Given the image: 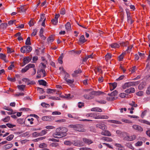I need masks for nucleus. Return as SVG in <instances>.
<instances>
[{
	"label": "nucleus",
	"instance_id": "obj_11",
	"mask_svg": "<svg viewBox=\"0 0 150 150\" xmlns=\"http://www.w3.org/2000/svg\"><path fill=\"white\" fill-rule=\"evenodd\" d=\"M83 140L84 143L88 145L92 143L93 142L92 141L89 139H87L86 138H83Z\"/></svg>",
	"mask_w": 150,
	"mask_h": 150
},
{
	"label": "nucleus",
	"instance_id": "obj_15",
	"mask_svg": "<svg viewBox=\"0 0 150 150\" xmlns=\"http://www.w3.org/2000/svg\"><path fill=\"white\" fill-rule=\"evenodd\" d=\"M104 93L103 92L100 91H92L91 92V94H92V95H100L102 93Z\"/></svg>",
	"mask_w": 150,
	"mask_h": 150
},
{
	"label": "nucleus",
	"instance_id": "obj_49",
	"mask_svg": "<svg viewBox=\"0 0 150 150\" xmlns=\"http://www.w3.org/2000/svg\"><path fill=\"white\" fill-rule=\"evenodd\" d=\"M28 67H27L26 66L23 69H22L21 70V72L22 73H25L26 72L28 69Z\"/></svg>",
	"mask_w": 150,
	"mask_h": 150
},
{
	"label": "nucleus",
	"instance_id": "obj_3",
	"mask_svg": "<svg viewBox=\"0 0 150 150\" xmlns=\"http://www.w3.org/2000/svg\"><path fill=\"white\" fill-rule=\"evenodd\" d=\"M72 144L74 146H82L84 145L83 142L81 140L78 139L73 141L72 142Z\"/></svg>",
	"mask_w": 150,
	"mask_h": 150
},
{
	"label": "nucleus",
	"instance_id": "obj_21",
	"mask_svg": "<svg viewBox=\"0 0 150 150\" xmlns=\"http://www.w3.org/2000/svg\"><path fill=\"white\" fill-rule=\"evenodd\" d=\"M65 28L66 30H71L70 23L69 22H67L65 25Z\"/></svg>",
	"mask_w": 150,
	"mask_h": 150
},
{
	"label": "nucleus",
	"instance_id": "obj_24",
	"mask_svg": "<svg viewBox=\"0 0 150 150\" xmlns=\"http://www.w3.org/2000/svg\"><path fill=\"white\" fill-rule=\"evenodd\" d=\"M112 48H116L119 47L120 46L118 44L116 43H112L110 45Z\"/></svg>",
	"mask_w": 150,
	"mask_h": 150
},
{
	"label": "nucleus",
	"instance_id": "obj_51",
	"mask_svg": "<svg viewBox=\"0 0 150 150\" xmlns=\"http://www.w3.org/2000/svg\"><path fill=\"white\" fill-rule=\"evenodd\" d=\"M51 22L54 25H56L58 22V20L53 19L51 20Z\"/></svg>",
	"mask_w": 150,
	"mask_h": 150
},
{
	"label": "nucleus",
	"instance_id": "obj_35",
	"mask_svg": "<svg viewBox=\"0 0 150 150\" xmlns=\"http://www.w3.org/2000/svg\"><path fill=\"white\" fill-rule=\"evenodd\" d=\"M14 135L13 134H11L6 138V139L8 141H11L13 138Z\"/></svg>",
	"mask_w": 150,
	"mask_h": 150
},
{
	"label": "nucleus",
	"instance_id": "obj_31",
	"mask_svg": "<svg viewBox=\"0 0 150 150\" xmlns=\"http://www.w3.org/2000/svg\"><path fill=\"white\" fill-rule=\"evenodd\" d=\"M25 44L26 45H29L31 44V43L30 42V37H28L27 38Z\"/></svg>",
	"mask_w": 150,
	"mask_h": 150
},
{
	"label": "nucleus",
	"instance_id": "obj_41",
	"mask_svg": "<svg viewBox=\"0 0 150 150\" xmlns=\"http://www.w3.org/2000/svg\"><path fill=\"white\" fill-rule=\"evenodd\" d=\"M41 105L43 107L48 108L50 106V105L47 103H41Z\"/></svg>",
	"mask_w": 150,
	"mask_h": 150
},
{
	"label": "nucleus",
	"instance_id": "obj_60",
	"mask_svg": "<svg viewBox=\"0 0 150 150\" xmlns=\"http://www.w3.org/2000/svg\"><path fill=\"white\" fill-rule=\"evenodd\" d=\"M23 119L20 118L17 120V122L20 124H21L23 123Z\"/></svg>",
	"mask_w": 150,
	"mask_h": 150
},
{
	"label": "nucleus",
	"instance_id": "obj_64",
	"mask_svg": "<svg viewBox=\"0 0 150 150\" xmlns=\"http://www.w3.org/2000/svg\"><path fill=\"white\" fill-rule=\"evenodd\" d=\"M146 94L147 95L150 94V85L147 88L146 91Z\"/></svg>",
	"mask_w": 150,
	"mask_h": 150
},
{
	"label": "nucleus",
	"instance_id": "obj_53",
	"mask_svg": "<svg viewBox=\"0 0 150 150\" xmlns=\"http://www.w3.org/2000/svg\"><path fill=\"white\" fill-rule=\"evenodd\" d=\"M143 92L142 91H139L136 93V95L139 96H142L143 95Z\"/></svg>",
	"mask_w": 150,
	"mask_h": 150
},
{
	"label": "nucleus",
	"instance_id": "obj_30",
	"mask_svg": "<svg viewBox=\"0 0 150 150\" xmlns=\"http://www.w3.org/2000/svg\"><path fill=\"white\" fill-rule=\"evenodd\" d=\"M101 139L108 142H112V139L106 137H103Z\"/></svg>",
	"mask_w": 150,
	"mask_h": 150
},
{
	"label": "nucleus",
	"instance_id": "obj_50",
	"mask_svg": "<svg viewBox=\"0 0 150 150\" xmlns=\"http://www.w3.org/2000/svg\"><path fill=\"white\" fill-rule=\"evenodd\" d=\"M64 144L66 145H70L72 144V142L69 141H67L64 142Z\"/></svg>",
	"mask_w": 150,
	"mask_h": 150
},
{
	"label": "nucleus",
	"instance_id": "obj_32",
	"mask_svg": "<svg viewBox=\"0 0 150 150\" xmlns=\"http://www.w3.org/2000/svg\"><path fill=\"white\" fill-rule=\"evenodd\" d=\"M140 122L141 123L146 124L150 126V122L148 121L141 120H140Z\"/></svg>",
	"mask_w": 150,
	"mask_h": 150
},
{
	"label": "nucleus",
	"instance_id": "obj_37",
	"mask_svg": "<svg viewBox=\"0 0 150 150\" xmlns=\"http://www.w3.org/2000/svg\"><path fill=\"white\" fill-rule=\"evenodd\" d=\"M130 141H132L135 139L136 138V136L135 135H133L131 136H129Z\"/></svg>",
	"mask_w": 150,
	"mask_h": 150
},
{
	"label": "nucleus",
	"instance_id": "obj_20",
	"mask_svg": "<svg viewBox=\"0 0 150 150\" xmlns=\"http://www.w3.org/2000/svg\"><path fill=\"white\" fill-rule=\"evenodd\" d=\"M91 110L92 111H97L99 112H102V109L100 108H92L91 109Z\"/></svg>",
	"mask_w": 150,
	"mask_h": 150
},
{
	"label": "nucleus",
	"instance_id": "obj_6",
	"mask_svg": "<svg viewBox=\"0 0 150 150\" xmlns=\"http://www.w3.org/2000/svg\"><path fill=\"white\" fill-rule=\"evenodd\" d=\"M31 58L29 57H26L23 59V65L24 66L25 64L29 63L31 60Z\"/></svg>",
	"mask_w": 150,
	"mask_h": 150
},
{
	"label": "nucleus",
	"instance_id": "obj_56",
	"mask_svg": "<svg viewBox=\"0 0 150 150\" xmlns=\"http://www.w3.org/2000/svg\"><path fill=\"white\" fill-rule=\"evenodd\" d=\"M138 53L139 56L141 57L142 58H143L144 57L145 54L144 53H142L138 52Z\"/></svg>",
	"mask_w": 150,
	"mask_h": 150
},
{
	"label": "nucleus",
	"instance_id": "obj_5",
	"mask_svg": "<svg viewBox=\"0 0 150 150\" xmlns=\"http://www.w3.org/2000/svg\"><path fill=\"white\" fill-rule=\"evenodd\" d=\"M96 127L97 128H100L104 130L106 128V126L103 123H98L96 125Z\"/></svg>",
	"mask_w": 150,
	"mask_h": 150
},
{
	"label": "nucleus",
	"instance_id": "obj_7",
	"mask_svg": "<svg viewBox=\"0 0 150 150\" xmlns=\"http://www.w3.org/2000/svg\"><path fill=\"white\" fill-rule=\"evenodd\" d=\"M109 84L110 85V90L112 91L114 89L117 85V83L116 82H114V83H110Z\"/></svg>",
	"mask_w": 150,
	"mask_h": 150
},
{
	"label": "nucleus",
	"instance_id": "obj_48",
	"mask_svg": "<svg viewBox=\"0 0 150 150\" xmlns=\"http://www.w3.org/2000/svg\"><path fill=\"white\" fill-rule=\"evenodd\" d=\"M110 121L111 122L113 123L117 124H121L122 123L121 122L116 120H111Z\"/></svg>",
	"mask_w": 150,
	"mask_h": 150
},
{
	"label": "nucleus",
	"instance_id": "obj_1",
	"mask_svg": "<svg viewBox=\"0 0 150 150\" xmlns=\"http://www.w3.org/2000/svg\"><path fill=\"white\" fill-rule=\"evenodd\" d=\"M67 130L64 127L57 128L56 129L55 132L53 134V137L55 138H60L66 135V132Z\"/></svg>",
	"mask_w": 150,
	"mask_h": 150
},
{
	"label": "nucleus",
	"instance_id": "obj_4",
	"mask_svg": "<svg viewBox=\"0 0 150 150\" xmlns=\"http://www.w3.org/2000/svg\"><path fill=\"white\" fill-rule=\"evenodd\" d=\"M54 118L53 117L50 116H45L43 117L42 120L43 121H51L53 120Z\"/></svg>",
	"mask_w": 150,
	"mask_h": 150
},
{
	"label": "nucleus",
	"instance_id": "obj_18",
	"mask_svg": "<svg viewBox=\"0 0 150 150\" xmlns=\"http://www.w3.org/2000/svg\"><path fill=\"white\" fill-rule=\"evenodd\" d=\"M38 82L40 85H42L44 86H46L47 83L46 81L43 80H39Z\"/></svg>",
	"mask_w": 150,
	"mask_h": 150
},
{
	"label": "nucleus",
	"instance_id": "obj_16",
	"mask_svg": "<svg viewBox=\"0 0 150 150\" xmlns=\"http://www.w3.org/2000/svg\"><path fill=\"white\" fill-rule=\"evenodd\" d=\"M79 41L82 44L85 42L86 41V40L85 39L84 35H82L80 37Z\"/></svg>",
	"mask_w": 150,
	"mask_h": 150
},
{
	"label": "nucleus",
	"instance_id": "obj_63",
	"mask_svg": "<svg viewBox=\"0 0 150 150\" xmlns=\"http://www.w3.org/2000/svg\"><path fill=\"white\" fill-rule=\"evenodd\" d=\"M37 32V30L36 29H34L33 30V31L31 34L32 36H35Z\"/></svg>",
	"mask_w": 150,
	"mask_h": 150
},
{
	"label": "nucleus",
	"instance_id": "obj_36",
	"mask_svg": "<svg viewBox=\"0 0 150 150\" xmlns=\"http://www.w3.org/2000/svg\"><path fill=\"white\" fill-rule=\"evenodd\" d=\"M65 81L68 84H72L74 82V80L73 79L71 80L67 78L65 79Z\"/></svg>",
	"mask_w": 150,
	"mask_h": 150
},
{
	"label": "nucleus",
	"instance_id": "obj_55",
	"mask_svg": "<svg viewBox=\"0 0 150 150\" xmlns=\"http://www.w3.org/2000/svg\"><path fill=\"white\" fill-rule=\"evenodd\" d=\"M124 54L125 53H123L120 55L119 56V60L120 61H121L123 59V56L124 55Z\"/></svg>",
	"mask_w": 150,
	"mask_h": 150
},
{
	"label": "nucleus",
	"instance_id": "obj_62",
	"mask_svg": "<svg viewBox=\"0 0 150 150\" xmlns=\"http://www.w3.org/2000/svg\"><path fill=\"white\" fill-rule=\"evenodd\" d=\"M33 136V137H37L38 136H40L39 133H38L36 132H35L33 133L32 134Z\"/></svg>",
	"mask_w": 150,
	"mask_h": 150
},
{
	"label": "nucleus",
	"instance_id": "obj_58",
	"mask_svg": "<svg viewBox=\"0 0 150 150\" xmlns=\"http://www.w3.org/2000/svg\"><path fill=\"white\" fill-rule=\"evenodd\" d=\"M65 13V10L64 8H62L60 11V13L61 14L64 15Z\"/></svg>",
	"mask_w": 150,
	"mask_h": 150
},
{
	"label": "nucleus",
	"instance_id": "obj_12",
	"mask_svg": "<svg viewBox=\"0 0 150 150\" xmlns=\"http://www.w3.org/2000/svg\"><path fill=\"white\" fill-rule=\"evenodd\" d=\"M101 134L102 135L108 136H111L110 132L107 130H105L102 131L101 133Z\"/></svg>",
	"mask_w": 150,
	"mask_h": 150
},
{
	"label": "nucleus",
	"instance_id": "obj_45",
	"mask_svg": "<svg viewBox=\"0 0 150 150\" xmlns=\"http://www.w3.org/2000/svg\"><path fill=\"white\" fill-rule=\"evenodd\" d=\"M11 65L8 68V69H9V70H12V68L14 67V65L13 64L14 62H11Z\"/></svg>",
	"mask_w": 150,
	"mask_h": 150
},
{
	"label": "nucleus",
	"instance_id": "obj_57",
	"mask_svg": "<svg viewBox=\"0 0 150 150\" xmlns=\"http://www.w3.org/2000/svg\"><path fill=\"white\" fill-rule=\"evenodd\" d=\"M43 29L42 28H41L40 31V37L43 36L44 37V35H43Z\"/></svg>",
	"mask_w": 150,
	"mask_h": 150
},
{
	"label": "nucleus",
	"instance_id": "obj_26",
	"mask_svg": "<svg viewBox=\"0 0 150 150\" xmlns=\"http://www.w3.org/2000/svg\"><path fill=\"white\" fill-rule=\"evenodd\" d=\"M56 91L55 89L48 88L47 90V93L48 94L52 93H53L55 92Z\"/></svg>",
	"mask_w": 150,
	"mask_h": 150
},
{
	"label": "nucleus",
	"instance_id": "obj_59",
	"mask_svg": "<svg viewBox=\"0 0 150 150\" xmlns=\"http://www.w3.org/2000/svg\"><path fill=\"white\" fill-rule=\"evenodd\" d=\"M142 142L141 141L138 142L137 143L135 144V146H140L142 145Z\"/></svg>",
	"mask_w": 150,
	"mask_h": 150
},
{
	"label": "nucleus",
	"instance_id": "obj_34",
	"mask_svg": "<svg viewBox=\"0 0 150 150\" xmlns=\"http://www.w3.org/2000/svg\"><path fill=\"white\" fill-rule=\"evenodd\" d=\"M111 54L109 53H108L105 56V59L107 61L108 59H110L111 57Z\"/></svg>",
	"mask_w": 150,
	"mask_h": 150
},
{
	"label": "nucleus",
	"instance_id": "obj_42",
	"mask_svg": "<svg viewBox=\"0 0 150 150\" xmlns=\"http://www.w3.org/2000/svg\"><path fill=\"white\" fill-rule=\"evenodd\" d=\"M50 146L52 147H56L59 146V144L57 143H52L50 144Z\"/></svg>",
	"mask_w": 150,
	"mask_h": 150
},
{
	"label": "nucleus",
	"instance_id": "obj_2",
	"mask_svg": "<svg viewBox=\"0 0 150 150\" xmlns=\"http://www.w3.org/2000/svg\"><path fill=\"white\" fill-rule=\"evenodd\" d=\"M71 128H73L75 130L79 132H84L85 129L83 128V126L80 124H76V125H70L68 126Z\"/></svg>",
	"mask_w": 150,
	"mask_h": 150
},
{
	"label": "nucleus",
	"instance_id": "obj_29",
	"mask_svg": "<svg viewBox=\"0 0 150 150\" xmlns=\"http://www.w3.org/2000/svg\"><path fill=\"white\" fill-rule=\"evenodd\" d=\"M108 118V117L106 115H98L95 117V119H107Z\"/></svg>",
	"mask_w": 150,
	"mask_h": 150
},
{
	"label": "nucleus",
	"instance_id": "obj_47",
	"mask_svg": "<svg viewBox=\"0 0 150 150\" xmlns=\"http://www.w3.org/2000/svg\"><path fill=\"white\" fill-rule=\"evenodd\" d=\"M7 126L9 128H13L16 126L15 125H12L10 123H7L6 124V126Z\"/></svg>",
	"mask_w": 150,
	"mask_h": 150
},
{
	"label": "nucleus",
	"instance_id": "obj_46",
	"mask_svg": "<svg viewBox=\"0 0 150 150\" xmlns=\"http://www.w3.org/2000/svg\"><path fill=\"white\" fill-rule=\"evenodd\" d=\"M129 105L132 107H136L137 106V105L135 104V102L133 101L132 102V103H129Z\"/></svg>",
	"mask_w": 150,
	"mask_h": 150
},
{
	"label": "nucleus",
	"instance_id": "obj_27",
	"mask_svg": "<svg viewBox=\"0 0 150 150\" xmlns=\"http://www.w3.org/2000/svg\"><path fill=\"white\" fill-rule=\"evenodd\" d=\"M127 16V21L128 23L129 22V20H131V18L130 16V13L129 12L127 11L126 10Z\"/></svg>",
	"mask_w": 150,
	"mask_h": 150
},
{
	"label": "nucleus",
	"instance_id": "obj_43",
	"mask_svg": "<svg viewBox=\"0 0 150 150\" xmlns=\"http://www.w3.org/2000/svg\"><path fill=\"white\" fill-rule=\"evenodd\" d=\"M47 130H42L40 133H39L40 136H42L45 134L47 133Z\"/></svg>",
	"mask_w": 150,
	"mask_h": 150
},
{
	"label": "nucleus",
	"instance_id": "obj_28",
	"mask_svg": "<svg viewBox=\"0 0 150 150\" xmlns=\"http://www.w3.org/2000/svg\"><path fill=\"white\" fill-rule=\"evenodd\" d=\"M25 87V85H18L17 87L21 91H23L24 88Z\"/></svg>",
	"mask_w": 150,
	"mask_h": 150
},
{
	"label": "nucleus",
	"instance_id": "obj_22",
	"mask_svg": "<svg viewBox=\"0 0 150 150\" xmlns=\"http://www.w3.org/2000/svg\"><path fill=\"white\" fill-rule=\"evenodd\" d=\"M118 92L116 90H115L113 92H112L110 93H108V95L109 96H115L117 95L118 94Z\"/></svg>",
	"mask_w": 150,
	"mask_h": 150
},
{
	"label": "nucleus",
	"instance_id": "obj_38",
	"mask_svg": "<svg viewBox=\"0 0 150 150\" xmlns=\"http://www.w3.org/2000/svg\"><path fill=\"white\" fill-rule=\"evenodd\" d=\"M37 88L38 90H39V92L40 94H42L44 93L45 92V91H44V89L43 88H41L39 87H37Z\"/></svg>",
	"mask_w": 150,
	"mask_h": 150
},
{
	"label": "nucleus",
	"instance_id": "obj_33",
	"mask_svg": "<svg viewBox=\"0 0 150 150\" xmlns=\"http://www.w3.org/2000/svg\"><path fill=\"white\" fill-rule=\"evenodd\" d=\"M10 117L9 116H7L4 119H2V120L4 122H8L10 120Z\"/></svg>",
	"mask_w": 150,
	"mask_h": 150
},
{
	"label": "nucleus",
	"instance_id": "obj_19",
	"mask_svg": "<svg viewBox=\"0 0 150 150\" xmlns=\"http://www.w3.org/2000/svg\"><path fill=\"white\" fill-rule=\"evenodd\" d=\"M146 85V83L144 82H142L139 86H138V88L139 90H142L143 89L144 86H145Z\"/></svg>",
	"mask_w": 150,
	"mask_h": 150
},
{
	"label": "nucleus",
	"instance_id": "obj_8",
	"mask_svg": "<svg viewBox=\"0 0 150 150\" xmlns=\"http://www.w3.org/2000/svg\"><path fill=\"white\" fill-rule=\"evenodd\" d=\"M84 98L86 99H91L94 98L91 94V92L88 94H85L83 95Z\"/></svg>",
	"mask_w": 150,
	"mask_h": 150
},
{
	"label": "nucleus",
	"instance_id": "obj_61",
	"mask_svg": "<svg viewBox=\"0 0 150 150\" xmlns=\"http://www.w3.org/2000/svg\"><path fill=\"white\" fill-rule=\"evenodd\" d=\"M47 145H46V144L45 143H43L41 144H40L39 145V147L40 148H43L44 147H46Z\"/></svg>",
	"mask_w": 150,
	"mask_h": 150
},
{
	"label": "nucleus",
	"instance_id": "obj_13",
	"mask_svg": "<svg viewBox=\"0 0 150 150\" xmlns=\"http://www.w3.org/2000/svg\"><path fill=\"white\" fill-rule=\"evenodd\" d=\"M25 53H27L30 52L32 50V47L30 46H25Z\"/></svg>",
	"mask_w": 150,
	"mask_h": 150
},
{
	"label": "nucleus",
	"instance_id": "obj_23",
	"mask_svg": "<svg viewBox=\"0 0 150 150\" xmlns=\"http://www.w3.org/2000/svg\"><path fill=\"white\" fill-rule=\"evenodd\" d=\"M13 145L12 144H7L4 146V148L5 150L8 149L12 147Z\"/></svg>",
	"mask_w": 150,
	"mask_h": 150
},
{
	"label": "nucleus",
	"instance_id": "obj_40",
	"mask_svg": "<svg viewBox=\"0 0 150 150\" xmlns=\"http://www.w3.org/2000/svg\"><path fill=\"white\" fill-rule=\"evenodd\" d=\"M6 57V55L4 54L1 53L0 54V58L4 60H5Z\"/></svg>",
	"mask_w": 150,
	"mask_h": 150
},
{
	"label": "nucleus",
	"instance_id": "obj_25",
	"mask_svg": "<svg viewBox=\"0 0 150 150\" xmlns=\"http://www.w3.org/2000/svg\"><path fill=\"white\" fill-rule=\"evenodd\" d=\"M65 98H66L68 100H70L74 96L73 95H71V94L70 93L65 94Z\"/></svg>",
	"mask_w": 150,
	"mask_h": 150
},
{
	"label": "nucleus",
	"instance_id": "obj_9",
	"mask_svg": "<svg viewBox=\"0 0 150 150\" xmlns=\"http://www.w3.org/2000/svg\"><path fill=\"white\" fill-rule=\"evenodd\" d=\"M125 92L126 93H132L135 92V89L134 88L131 87L126 90Z\"/></svg>",
	"mask_w": 150,
	"mask_h": 150
},
{
	"label": "nucleus",
	"instance_id": "obj_10",
	"mask_svg": "<svg viewBox=\"0 0 150 150\" xmlns=\"http://www.w3.org/2000/svg\"><path fill=\"white\" fill-rule=\"evenodd\" d=\"M132 127L134 129L140 132H142L143 130V129L142 127L138 125H134L132 126Z\"/></svg>",
	"mask_w": 150,
	"mask_h": 150
},
{
	"label": "nucleus",
	"instance_id": "obj_39",
	"mask_svg": "<svg viewBox=\"0 0 150 150\" xmlns=\"http://www.w3.org/2000/svg\"><path fill=\"white\" fill-rule=\"evenodd\" d=\"M7 25V24L6 23H2L1 25V27L3 29H6Z\"/></svg>",
	"mask_w": 150,
	"mask_h": 150
},
{
	"label": "nucleus",
	"instance_id": "obj_54",
	"mask_svg": "<svg viewBox=\"0 0 150 150\" xmlns=\"http://www.w3.org/2000/svg\"><path fill=\"white\" fill-rule=\"evenodd\" d=\"M28 24L30 27L33 26L34 25V23L33 21V20L31 19L28 23Z\"/></svg>",
	"mask_w": 150,
	"mask_h": 150
},
{
	"label": "nucleus",
	"instance_id": "obj_17",
	"mask_svg": "<svg viewBox=\"0 0 150 150\" xmlns=\"http://www.w3.org/2000/svg\"><path fill=\"white\" fill-rule=\"evenodd\" d=\"M54 40V35H51L47 39V40L49 42H52Z\"/></svg>",
	"mask_w": 150,
	"mask_h": 150
},
{
	"label": "nucleus",
	"instance_id": "obj_44",
	"mask_svg": "<svg viewBox=\"0 0 150 150\" xmlns=\"http://www.w3.org/2000/svg\"><path fill=\"white\" fill-rule=\"evenodd\" d=\"M7 51L8 53H11L12 52H14V50L11 49V48L7 47Z\"/></svg>",
	"mask_w": 150,
	"mask_h": 150
},
{
	"label": "nucleus",
	"instance_id": "obj_14",
	"mask_svg": "<svg viewBox=\"0 0 150 150\" xmlns=\"http://www.w3.org/2000/svg\"><path fill=\"white\" fill-rule=\"evenodd\" d=\"M81 72L82 71L81 69H78L74 71V73L72 74V76L74 77H76L77 74L81 73Z\"/></svg>",
	"mask_w": 150,
	"mask_h": 150
},
{
	"label": "nucleus",
	"instance_id": "obj_52",
	"mask_svg": "<svg viewBox=\"0 0 150 150\" xmlns=\"http://www.w3.org/2000/svg\"><path fill=\"white\" fill-rule=\"evenodd\" d=\"M62 57L60 56L58 59V62L60 64H62L63 61H62Z\"/></svg>",
	"mask_w": 150,
	"mask_h": 150
}]
</instances>
